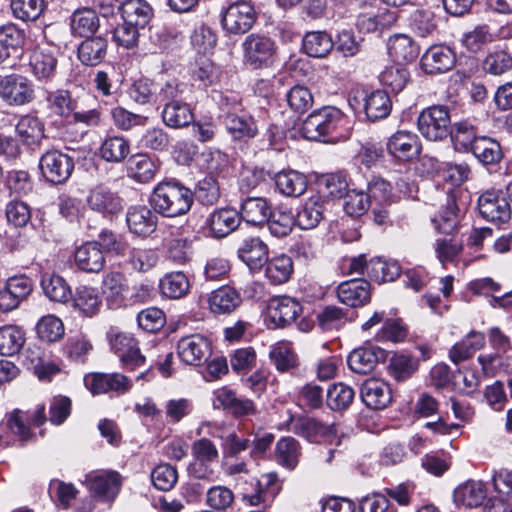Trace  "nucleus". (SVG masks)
<instances>
[{"instance_id": "nucleus-29", "label": "nucleus", "mask_w": 512, "mask_h": 512, "mask_svg": "<svg viewBox=\"0 0 512 512\" xmlns=\"http://www.w3.org/2000/svg\"><path fill=\"white\" fill-rule=\"evenodd\" d=\"M224 124L228 133L235 140L248 141L258 133L255 119L247 114L239 115L235 112H227Z\"/></svg>"}, {"instance_id": "nucleus-45", "label": "nucleus", "mask_w": 512, "mask_h": 512, "mask_svg": "<svg viewBox=\"0 0 512 512\" xmlns=\"http://www.w3.org/2000/svg\"><path fill=\"white\" fill-rule=\"evenodd\" d=\"M334 47L332 37L326 31L307 32L302 40V48L311 57H326Z\"/></svg>"}, {"instance_id": "nucleus-31", "label": "nucleus", "mask_w": 512, "mask_h": 512, "mask_svg": "<svg viewBox=\"0 0 512 512\" xmlns=\"http://www.w3.org/2000/svg\"><path fill=\"white\" fill-rule=\"evenodd\" d=\"M130 142L122 135H107L99 147V156L108 163L120 164L130 154Z\"/></svg>"}, {"instance_id": "nucleus-33", "label": "nucleus", "mask_w": 512, "mask_h": 512, "mask_svg": "<svg viewBox=\"0 0 512 512\" xmlns=\"http://www.w3.org/2000/svg\"><path fill=\"white\" fill-rule=\"evenodd\" d=\"M121 477L115 471L101 472L89 479L90 491L102 500H111L119 492Z\"/></svg>"}, {"instance_id": "nucleus-42", "label": "nucleus", "mask_w": 512, "mask_h": 512, "mask_svg": "<svg viewBox=\"0 0 512 512\" xmlns=\"http://www.w3.org/2000/svg\"><path fill=\"white\" fill-rule=\"evenodd\" d=\"M472 119H465L451 124V139L458 150L468 151L473 148L475 142L480 138L477 136L479 130Z\"/></svg>"}, {"instance_id": "nucleus-39", "label": "nucleus", "mask_w": 512, "mask_h": 512, "mask_svg": "<svg viewBox=\"0 0 512 512\" xmlns=\"http://www.w3.org/2000/svg\"><path fill=\"white\" fill-rule=\"evenodd\" d=\"M324 205L320 196L310 197L299 209L295 224L303 230L313 229L323 219Z\"/></svg>"}, {"instance_id": "nucleus-23", "label": "nucleus", "mask_w": 512, "mask_h": 512, "mask_svg": "<svg viewBox=\"0 0 512 512\" xmlns=\"http://www.w3.org/2000/svg\"><path fill=\"white\" fill-rule=\"evenodd\" d=\"M29 66L37 81L49 83L56 76L57 58L50 49L38 47L30 55Z\"/></svg>"}, {"instance_id": "nucleus-57", "label": "nucleus", "mask_w": 512, "mask_h": 512, "mask_svg": "<svg viewBox=\"0 0 512 512\" xmlns=\"http://www.w3.org/2000/svg\"><path fill=\"white\" fill-rule=\"evenodd\" d=\"M159 256L156 250L151 248H132L129 251L126 263L132 270L145 273L158 263Z\"/></svg>"}, {"instance_id": "nucleus-63", "label": "nucleus", "mask_w": 512, "mask_h": 512, "mask_svg": "<svg viewBox=\"0 0 512 512\" xmlns=\"http://www.w3.org/2000/svg\"><path fill=\"white\" fill-rule=\"evenodd\" d=\"M130 98L141 105L157 101V82L149 78H140L129 88Z\"/></svg>"}, {"instance_id": "nucleus-47", "label": "nucleus", "mask_w": 512, "mask_h": 512, "mask_svg": "<svg viewBox=\"0 0 512 512\" xmlns=\"http://www.w3.org/2000/svg\"><path fill=\"white\" fill-rule=\"evenodd\" d=\"M410 31L419 38H428L437 32L435 15L430 10L416 9L408 17Z\"/></svg>"}, {"instance_id": "nucleus-64", "label": "nucleus", "mask_w": 512, "mask_h": 512, "mask_svg": "<svg viewBox=\"0 0 512 512\" xmlns=\"http://www.w3.org/2000/svg\"><path fill=\"white\" fill-rule=\"evenodd\" d=\"M355 396L354 390L343 383H336L327 390V405L334 411H340L348 408L353 402Z\"/></svg>"}, {"instance_id": "nucleus-52", "label": "nucleus", "mask_w": 512, "mask_h": 512, "mask_svg": "<svg viewBox=\"0 0 512 512\" xmlns=\"http://www.w3.org/2000/svg\"><path fill=\"white\" fill-rule=\"evenodd\" d=\"M25 343L24 331L15 325H6L0 328V355L13 356L17 354Z\"/></svg>"}, {"instance_id": "nucleus-32", "label": "nucleus", "mask_w": 512, "mask_h": 512, "mask_svg": "<svg viewBox=\"0 0 512 512\" xmlns=\"http://www.w3.org/2000/svg\"><path fill=\"white\" fill-rule=\"evenodd\" d=\"M161 117L166 126L174 129L186 127L194 120L192 109L185 100L164 104Z\"/></svg>"}, {"instance_id": "nucleus-8", "label": "nucleus", "mask_w": 512, "mask_h": 512, "mask_svg": "<svg viewBox=\"0 0 512 512\" xmlns=\"http://www.w3.org/2000/svg\"><path fill=\"white\" fill-rule=\"evenodd\" d=\"M0 97L10 105H27L35 99L34 85L23 75H7L0 80Z\"/></svg>"}, {"instance_id": "nucleus-3", "label": "nucleus", "mask_w": 512, "mask_h": 512, "mask_svg": "<svg viewBox=\"0 0 512 512\" xmlns=\"http://www.w3.org/2000/svg\"><path fill=\"white\" fill-rule=\"evenodd\" d=\"M420 134L429 141H442L451 133L450 110L445 105H432L423 109L417 118Z\"/></svg>"}, {"instance_id": "nucleus-24", "label": "nucleus", "mask_w": 512, "mask_h": 512, "mask_svg": "<svg viewBox=\"0 0 512 512\" xmlns=\"http://www.w3.org/2000/svg\"><path fill=\"white\" fill-rule=\"evenodd\" d=\"M214 396V407L228 410L235 417H245L256 413V407L252 400L238 397L231 389L221 388L214 393Z\"/></svg>"}, {"instance_id": "nucleus-54", "label": "nucleus", "mask_w": 512, "mask_h": 512, "mask_svg": "<svg viewBox=\"0 0 512 512\" xmlns=\"http://www.w3.org/2000/svg\"><path fill=\"white\" fill-rule=\"evenodd\" d=\"M400 266L395 261H385L380 258L369 260L368 277L378 283L391 282L399 277Z\"/></svg>"}, {"instance_id": "nucleus-51", "label": "nucleus", "mask_w": 512, "mask_h": 512, "mask_svg": "<svg viewBox=\"0 0 512 512\" xmlns=\"http://www.w3.org/2000/svg\"><path fill=\"white\" fill-rule=\"evenodd\" d=\"M265 265V275L274 285L287 282L293 272V261L285 254L268 259Z\"/></svg>"}, {"instance_id": "nucleus-27", "label": "nucleus", "mask_w": 512, "mask_h": 512, "mask_svg": "<svg viewBox=\"0 0 512 512\" xmlns=\"http://www.w3.org/2000/svg\"><path fill=\"white\" fill-rule=\"evenodd\" d=\"M74 257L77 267L88 273H99L106 263L104 252L96 241L86 242L78 247Z\"/></svg>"}, {"instance_id": "nucleus-38", "label": "nucleus", "mask_w": 512, "mask_h": 512, "mask_svg": "<svg viewBox=\"0 0 512 512\" xmlns=\"http://www.w3.org/2000/svg\"><path fill=\"white\" fill-rule=\"evenodd\" d=\"M456 504L464 507H478L486 498V488L483 482L469 480L458 486L453 493Z\"/></svg>"}, {"instance_id": "nucleus-40", "label": "nucleus", "mask_w": 512, "mask_h": 512, "mask_svg": "<svg viewBox=\"0 0 512 512\" xmlns=\"http://www.w3.org/2000/svg\"><path fill=\"white\" fill-rule=\"evenodd\" d=\"M275 185L278 191L287 197H299L307 189L306 177L297 171H281L275 175Z\"/></svg>"}, {"instance_id": "nucleus-28", "label": "nucleus", "mask_w": 512, "mask_h": 512, "mask_svg": "<svg viewBox=\"0 0 512 512\" xmlns=\"http://www.w3.org/2000/svg\"><path fill=\"white\" fill-rule=\"evenodd\" d=\"M271 210V205L266 198L247 197L242 201L238 212L241 221L244 220L253 226H262L271 216Z\"/></svg>"}, {"instance_id": "nucleus-36", "label": "nucleus", "mask_w": 512, "mask_h": 512, "mask_svg": "<svg viewBox=\"0 0 512 512\" xmlns=\"http://www.w3.org/2000/svg\"><path fill=\"white\" fill-rule=\"evenodd\" d=\"M209 308L214 314H230L240 305L239 293L230 286L214 290L209 297Z\"/></svg>"}, {"instance_id": "nucleus-11", "label": "nucleus", "mask_w": 512, "mask_h": 512, "mask_svg": "<svg viewBox=\"0 0 512 512\" xmlns=\"http://www.w3.org/2000/svg\"><path fill=\"white\" fill-rule=\"evenodd\" d=\"M113 352L119 357L122 366L128 370H134L145 363L138 341L129 334L116 333L110 339Z\"/></svg>"}, {"instance_id": "nucleus-15", "label": "nucleus", "mask_w": 512, "mask_h": 512, "mask_svg": "<svg viewBox=\"0 0 512 512\" xmlns=\"http://www.w3.org/2000/svg\"><path fill=\"white\" fill-rule=\"evenodd\" d=\"M480 215L497 224L507 223L511 218L508 200L496 191H486L478 199Z\"/></svg>"}, {"instance_id": "nucleus-49", "label": "nucleus", "mask_w": 512, "mask_h": 512, "mask_svg": "<svg viewBox=\"0 0 512 512\" xmlns=\"http://www.w3.org/2000/svg\"><path fill=\"white\" fill-rule=\"evenodd\" d=\"M161 293L170 299H180L185 296L190 288L188 277L182 271L167 273L160 280Z\"/></svg>"}, {"instance_id": "nucleus-61", "label": "nucleus", "mask_w": 512, "mask_h": 512, "mask_svg": "<svg viewBox=\"0 0 512 512\" xmlns=\"http://www.w3.org/2000/svg\"><path fill=\"white\" fill-rule=\"evenodd\" d=\"M320 192L332 198L345 197L348 190V181L343 173H330L323 175L319 181Z\"/></svg>"}, {"instance_id": "nucleus-53", "label": "nucleus", "mask_w": 512, "mask_h": 512, "mask_svg": "<svg viewBox=\"0 0 512 512\" xmlns=\"http://www.w3.org/2000/svg\"><path fill=\"white\" fill-rule=\"evenodd\" d=\"M87 102L95 103L90 96L80 97L76 109L70 117L75 124H83L86 127H97L102 121V114L98 107H92Z\"/></svg>"}, {"instance_id": "nucleus-43", "label": "nucleus", "mask_w": 512, "mask_h": 512, "mask_svg": "<svg viewBox=\"0 0 512 512\" xmlns=\"http://www.w3.org/2000/svg\"><path fill=\"white\" fill-rule=\"evenodd\" d=\"M107 40L101 36L89 37L78 47V59L86 66L100 64L106 56Z\"/></svg>"}, {"instance_id": "nucleus-7", "label": "nucleus", "mask_w": 512, "mask_h": 512, "mask_svg": "<svg viewBox=\"0 0 512 512\" xmlns=\"http://www.w3.org/2000/svg\"><path fill=\"white\" fill-rule=\"evenodd\" d=\"M194 461L188 466L189 474L196 479H207L213 474L210 467L219 458L217 446L208 438L195 440L191 445Z\"/></svg>"}, {"instance_id": "nucleus-30", "label": "nucleus", "mask_w": 512, "mask_h": 512, "mask_svg": "<svg viewBox=\"0 0 512 512\" xmlns=\"http://www.w3.org/2000/svg\"><path fill=\"white\" fill-rule=\"evenodd\" d=\"M158 171L155 160L147 153L132 155L127 162L128 176L139 183H149Z\"/></svg>"}, {"instance_id": "nucleus-26", "label": "nucleus", "mask_w": 512, "mask_h": 512, "mask_svg": "<svg viewBox=\"0 0 512 512\" xmlns=\"http://www.w3.org/2000/svg\"><path fill=\"white\" fill-rule=\"evenodd\" d=\"M360 396L367 407L375 410L386 408L392 400L388 384L375 378L367 379L362 384Z\"/></svg>"}, {"instance_id": "nucleus-34", "label": "nucleus", "mask_w": 512, "mask_h": 512, "mask_svg": "<svg viewBox=\"0 0 512 512\" xmlns=\"http://www.w3.org/2000/svg\"><path fill=\"white\" fill-rule=\"evenodd\" d=\"M75 309L87 317H93L100 312L102 296L95 287L80 285L73 298Z\"/></svg>"}, {"instance_id": "nucleus-16", "label": "nucleus", "mask_w": 512, "mask_h": 512, "mask_svg": "<svg viewBox=\"0 0 512 512\" xmlns=\"http://www.w3.org/2000/svg\"><path fill=\"white\" fill-rule=\"evenodd\" d=\"M454 52L447 46H431L421 57V68L429 75L445 73L455 65Z\"/></svg>"}, {"instance_id": "nucleus-20", "label": "nucleus", "mask_w": 512, "mask_h": 512, "mask_svg": "<svg viewBox=\"0 0 512 512\" xmlns=\"http://www.w3.org/2000/svg\"><path fill=\"white\" fill-rule=\"evenodd\" d=\"M386 351L380 347L368 344L353 350L347 359L349 368L358 374H368L373 371L378 362L384 361Z\"/></svg>"}, {"instance_id": "nucleus-60", "label": "nucleus", "mask_w": 512, "mask_h": 512, "mask_svg": "<svg viewBox=\"0 0 512 512\" xmlns=\"http://www.w3.org/2000/svg\"><path fill=\"white\" fill-rule=\"evenodd\" d=\"M459 208L453 197H448L447 204L438 216L432 219L436 230L444 234H450L459 222Z\"/></svg>"}, {"instance_id": "nucleus-25", "label": "nucleus", "mask_w": 512, "mask_h": 512, "mask_svg": "<svg viewBox=\"0 0 512 512\" xmlns=\"http://www.w3.org/2000/svg\"><path fill=\"white\" fill-rule=\"evenodd\" d=\"M15 130L20 142L31 148L39 147L46 138L44 122L39 117L30 114L24 115L18 120Z\"/></svg>"}, {"instance_id": "nucleus-44", "label": "nucleus", "mask_w": 512, "mask_h": 512, "mask_svg": "<svg viewBox=\"0 0 512 512\" xmlns=\"http://www.w3.org/2000/svg\"><path fill=\"white\" fill-rule=\"evenodd\" d=\"M388 51L395 62L407 63L417 58L419 47L411 36L399 34L390 40Z\"/></svg>"}, {"instance_id": "nucleus-14", "label": "nucleus", "mask_w": 512, "mask_h": 512, "mask_svg": "<svg viewBox=\"0 0 512 512\" xmlns=\"http://www.w3.org/2000/svg\"><path fill=\"white\" fill-rule=\"evenodd\" d=\"M237 256L250 270L258 271L269 258V248L259 236L248 235L239 242Z\"/></svg>"}, {"instance_id": "nucleus-21", "label": "nucleus", "mask_w": 512, "mask_h": 512, "mask_svg": "<svg viewBox=\"0 0 512 512\" xmlns=\"http://www.w3.org/2000/svg\"><path fill=\"white\" fill-rule=\"evenodd\" d=\"M158 213L145 205L132 206L126 214V222L131 233L147 237L157 227Z\"/></svg>"}, {"instance_id": "nucleus-41", "label": "nucleus", "mask_w": 512, "mask_h": 512, "mask_svg": "<svg viewBox=\"0 0 512 512\" xmlns=\"http://www.w3.org/2000/svg\"><path fill=\"white\" fill-rule=\"evenodd\" d=\"M363 101L366 117L372 122L386 118L391 112L392 103L385 91L376 90L366 94Z\"/></svg>"}, {"instance_id": "nucleus-12", "label": "nucleus", "mask_w": 512, "mask_h": 512, "mask_svg": "<svg viewBox=\"0 0 512 512\" xmlns=\"http://www.w3.org/2000/svg\"><path fill=\"white\" fill-rule=\"evenodd\" d=\"M302 307L298 301L288 296L274 297L267 306V319L273 328H283L298 317Z\"/></svg>"}, {"instance_id": "nucleus-10", "label": "nucleus", "mask_w": 512, "mask_h": 512, "mask_svg": "<svg viewBox=\"0 0 512 512\" xmlns=\"http://www.w3.org/2000/svg\"><path fill=\"white\" fill-rule=\"evenodd\" d=\"M32 280L25 275L9 277L0 289V310L9 312L16 309L32 292Z\"/></svg>"}, {"instance_id": "nucleus-56", "label": "nucleus", "mask_w": 512, "mask_h": 512, "mask_svg": "<svg viewBox=\"0 0 512 512\" xmlns=\"http://www.w3.org/2000/svg\"><path fill=\"white\" fill-rule=\"evenodd\" d=\"M299 442L293 437H283L276 444V458L279 464L292 470L300 457Z\"/></svg>"}, {"instance_id": "nucleus-62", "label": "nucleus", "mask_w": 512, "mask_h": 512, "mask_svg": "<svg viewBox=\"0 0 512 512\" xmlns=\"http://www.w3.org/2000/svg\"><path fill=\"white\" fill-rule=\"evenodd\" d=\"M493 41V35L486 24L475 26L472 30L463 34L461 42L470 52L481 51Z\"/></svg>"}, {"instance_id": "nucleus-37", "label": "nucleus", "mask_w": 512, "mask_h": 512, "mask_svg": "<svg viewBox=\"0 0 512 512\" xmlns=\"http://www.w3.org/2000/svg\"><path fill=\"white\" fill-rule=\"evenodd\" d=\"M119 10L123 21L139 28H144L152 16V8L145 0H125Z\"/></svg>"}, {"instance_id": "nucleus-19", "label": "nucleus", "mask_w": 512, "mask_h": 512, "mask_svg": "<svg viewBox=\"0 0 512 512\" xmlns=\"http://www.w3.org/2000/svg\"><path fill=\"white\" fill-rule=\"evenodd\" d=\"M337 298L346 306L356 308L370 302V284L365 279H351L340 283L337 287Z\"/></svg>"}, {"instance_id": "nucleus-6", "label": "nucleus", "mask_w": 512, "mask_h": 512, "mask_svg": "<svg viewBox=\"0 0 512 512\" xmlns=\"http://www.w3.org/2000/svg\"><path fill=\"white\" fill-rule=\"evenodd\" d=\"M221 22L226 32L245 34L256 22V11L250 1L238 0L225 9Z\"/></svg>"}, {"instance_id": "nucleus-17", "label": "nucleus", "mask_w": 512, "mask_h": 512, "mask_svg": "<svg viewBox=\"0 0 512 512\" xmlns=\"http://www.w3.org/2000/svg\"><path fill=\"white\" fill-rule=\"evenodd\" d=\"M86 201L91 210L104 216L118 214L123 209L121 197L103 185L91 189Z\"/></svg>"}, {"instance_id": "nucleus-58", "label": "nucleus", "mask_w": 512, "mask_h": 512, "mask_svg": "<svg viewBox=\"0 0 512 512\" xmlns=\"http://www.w3.org/2000/svg\"><path fill=\"white\" fill-rule=\"evenodd\" d=\"M257 484L259 489L256 493L244 494V499L253 506H258L261 503L267 504L274 498L279 489L277 476L273 473L263 475Z\"/></svg>"}, {"instance_id": "nucleus-1", "label": "nucleus", "mask_w": 512, "mask_h": 512, "mask_svg": "<svg viewBox=\"0 0 512 512\" xmlns=\"http://www.w3.org/2000/svg\"><path fill=\"white\" fill-rule=\"evenodd\" d=\"M193 202V192L174 179L159 182L149 197L151 208L167 218L186 215L191 210Z\"/></svg>"}, {"instance_id": "nucleus-18", "label": "nucleus", "mask_w": 512, "mask_h": 512, "mask_svg": "<svg viewBox=\"0 0 512 512\" xmlns=\"http://www.w3.org/2000/svg\"><path fill=\"white\" fill-rule=\"evenodd\" d=\"M292 431L310 442H320L327 440L332 442L336 437V428L334 424H324L315 418L299 417L292 422Z\"/></svg>"}, {"instance_id": "nucleus-2", "label": "nucleus", "mask_w": 512, "mask_h": 512, "mask_svg": "<svg viewBox=\"0 0 512 512\" xmlns=\"http://www.w3.org/2000/svg\"><path fill=\"white\" fill-rule=\"evenodd\" d=\"M347 119L337 108L325 107L311 113L302 124L305 138L314 141L336 143L350 137Z\"/></svg>"}, {"instance_id": "nucleus-50", "label": "nucleus", "mask_w": 512, "mask_h": 512, "mask_svg": "<svg viewBox=\"0 0 512 512\" xmlns=\"http://www.w3.org/2000/svg\"><path fill=\"white\" fill-rule=\"evenodd\" d=\"M70 25L75 35L89 38L100 26L99 17L92 9H79L72 14Z\"/></svg>"}, {"instance_id": "nucleus-48", "label": "nucleus", "mask_w": 512, "mask_h": 512, "mask_svg": "<svg viewBox=\"0 0 512 512\" xmlns=\"http://www.w3.org/2000/svg\"><path fill=\"white\" fill-rule=\"evenodd\" d=\"M44 294L54 302L66 303L72 297L71 288L64 278L55 274H44L41 279Z\"/></svg>"}, {"instance_id": "nucleus-9", "label": "nucleus", "mask_w": 512, "mask_h": 512, "mask_svg": "<svg viewBox=\"0 0 512 512\" xmlns=\"http://www.w3.org/2000/svg\"><path fill=\"white\" fill-rule=\"evenodd\" d=\"M212 344L201 334L182 337L177 343V353L182 362L191 366H199L211 356Z\"/></svg>"}, {"instance_id": "nucleus-55", "label": "nucleus", "mask_w": 512, "mask_h": 512, "mask_svg": "<svg viewBox=\"0 0 512 512\" xmlns=\"http://www.w3.org/2000/svg\"><path fill=\"white\" fill-rule=\"evenodd\" d=\"M471 151L485 165L495 164L502 158L500 144L489 137H480L473 145Z\"/></svg>"}, {"instance_id": "nucleus-4", "label": "nucleus", "mask_w": 512, "mask_h": 512, "mask_svg": "<svg viewBox=\"0 0 512 512\" xmlns=\"http://www.w3.org/2000/svg\"><path fill=\"white\" fill-rule=\"evenodd\" d=\"M75 167L74 158L58 149L47 150L39 160L42 176L50 183L63 184Z\"/></svg>"}, {"instance_id": "nucleus-46", "label": "nucleus", "mask_w": 512, "mask_h": 512, "mask_svg": "<svg viewBox=\"0 0 512 512\" xmlns=\"http://www.w3.org/2000/svg\"><path fill=\"white\" fill-rule=\"evenodd\" d=\"M80 97H73L72 93L66 89H57L47 92V107L57 116L69 118L76 109Z\"/></svg>"}, {"instance_id": "nucleus-35", "label": "nucleus", "mask_w": 512, "mask_h": 512, "mask_svg": "<svg viewBox=\"0 0 512 512\" xmlns=\"http://www.w3.org/2000/svg\"><path fill=\"white\" fill-rule=\"evenodd\" d=\"M485 345V335L478 331L469 332L460 342L453 345L449 358L454 364H459L474 355Z\"/></svg>"}, {"instance_id": "nucleus-22", "label": "nucleus", "mask_w": 512, "mask_h": 512, "mask_svg": "<svg viewBox=\"0 0 512 512\" xmlns=\"http://www.w3.org/2000/svg\"><path fill=\"white\" fill-rule=\"evenodd\" d=\"M240 223L239 212L233 208L216 209L206 220L211 236L217 239L231 234L239 227Z\"/></svg>"}, {"instance_id": "nucleus-5", "label": "nucleus", "mask_w": 512, "mask_h": 512, "mask_svg": "<svg viewBox=\"0 0 512 512\" xmlns=\"http://www.w3.org/2000/svg\"><path fill=\"white\" fill-rule=\"evenodd\" d=\"M244 62L253 69L268 67L276 53L275 42L265 35L250 34L242 43Z\"/></svg>"}, {"instance_id": "nucleus-13", "label": "nucleus", "mask_w": 512, "mask_h": 512, "mask_svg": "<svg viewBox=\"0 0 512 512\" xmlns=\"http://www.w3.org/2000/svg\"><path fill=\"white\" fill-rule=\"evenodd\" d=\"M419 137L407 130H398L387 140L388 153L400 161H411L417 158L421 152Z\"/></svg>"}, {"instance_id": "nucleus-59", "label": "nucleus", "mask_w": 512, "mask_h": 512, "mask_svg": "<svg viewBox=\"0 0 512 512\" xmlns=\"http://www.w3.org/2000/svg\"><path fill=\"white\" fill-rule=\"evenodd\" d=\"M269 357L280 372H288L298 364L297 355L288 342H280L273 346Z\"/></svg>"}]
</instances>
